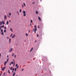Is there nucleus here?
I'll return each instance as SVG.
<instances>
[{
  "mask_svg": "<svg viewBox=\"0 0 76 76\" xmlns=\"http://www.w3.org/2000/svg\"><path fill=\"white\" fill-rule=\"evenodd\" d=\"M23 15L24 16V17L26 16V11H23Z\"/></svg>",
  "mask_w": 76,
  "mask_h": 76,
  "instance_id": "1",
  "label": "nucleus"
},
{
  "mask_svg": "<svg viewBox=\"0 0 76 76\" xmlns=\"http://www.w3.org/2000/svg\"><path fill=\"white\" fill-rule=\"evenodd\" d=\"M5 69H6V67H4L3 68H2L1 70L3 71H4V70Z\"/></svg>",
  "mask_w": 76,
  "mask_h": 76,
  "instance_id": "2",
  "label": "nucleus"
},
{
  "mask_svg": "<svg viewBox=\"0 0 76 76\" xmlns=\"http://www.w3.org/2000/svg\"><path fill=\"white\" fill-rule=\"evenodd\" d=\"M18 66V64H16L15 65V66H16V67H17V69H18V68L19 67V66Z\"/></svg>",
  "mask_w": 76,
  "mask_h": 76,
  "instance_id": "3",
  "label": "nucleus"
},
{
  "mask_svg": "<svg viewBox=\"0 0 76 76\" xmlns=\"http://www.w3.org/2000/svg\"><path fill=\"white\" fill-rule=\"evenodd\" d=\"M4 19L5 20H7V16L6 15L4 16Z\"/></svg>",
  "mask_w": 76,
  "mask_h": 76,
  "instance_id": "4",
  "label": "nucleus"
},
{
  "mask_svg": "<svg viewBox=\"0 0 76 76\" xmlns=\"http://www.w3.org/2000/svg\"><path fill=\"white\" fill-rule=\"evenodd\" d=\"M7 61H5L4 64V65L5 66L6 65V64H7Z\"/></svg>",
  "mask_w": 76,
  "mask_h": 76,
  "instance_id": "5",
  "label": "nucleus"
},
{
  "mask_svg": "<svg viewBox=\"0 0 76 76\" xmlns=\"http://www.w3.org/2000/svg\"><path fill=\"white\" fill-rule=\"evenodd\" d=\"M15 74H16V72H14L13 74V76H15Z\"/></svg>",
  "mask_w": 76,
  "mask_h": 76,
  "instance_id": "6",
  "label": "nucleus"
},
{
  "mask_svg": "<svg viewBox=\"0 0 76 76\" xmlns=\"http://www.w3.org/2000/svg\"><path fill=\"white\" fill-rule=\"evenodd\" d=\"M15 35L14 34L12 36V38H14L15 37Z\"/></svg>",
  "mask_w": 76,
  "mask_h": 76,
  "instance_id": "7",
  "label": "nucleus"
},
{
  "mask_svg": "<svg viewBox=\"0 0 76 76\" xmlns=\"http://www.w3.org/2000/svg\"><path fill=\"white\" fill-rule=\"evenodd\" d=\"M11 39H9V42L10 43H11Z\"/></svg>",
  "mask_w": 76,
  "mask_h": 76,
  "instance_id": "8",
  "label": "nucleus"
},
{
  "mask_svg": "<svg viewBox=\"0 0 76 76\" xmlns=\"http://www.w3.org/2000/svg\"><path fill=\"white\" fill-rule=\"evenodd\" d=\"M38 18L40 21H41V18H40V17H38Z\"/></svg>",
  "mask_w": 76,
  "mask_h": 76,
  "instance_id": "9",
  "label": "nucleus"
},
{
  "mask_svg": "<svg viewBox=\"0 0 76 76\" xmlns=\"http://www.w3.org/2000/svg\"><path fill=\"white\" fill-rule=\"evenodd\" d=\"M13 50V48H11V49L10 50V52L11 51H12V50Z\"/></svg>",
  "mask_w": 76,
  "mask_h": 76,
  "instance_id": "10",
  "label": "nucleus"
},
{
  "mask_svg": "<svg viewBox=\"0 0 76 76\" xmlns=\"http://www.w3.org/2000/svg\"><path fill=\"white\" fill-rule=\"evenodd\" d=\"M6 24L7 25H8L9 24V21H7L6 22Z\"/></svg>",
  "mask_w": 76,
  "mask_h": 76,
  "instance_id": "11",
  "label": "nucleus"
},
{
  "mask_svg": "<svg viewBox=\"0 0 76 76\" xmlns=\"http://www.w3.org/2000/svg\"><path fill=\"white\" fill-rule=\"evenodd\" d=\"M2 23L3 24H5V22L4 21H2Z\"/></svg>",
  "mask_w": 76,
  "mask_h": 76,
  "instance_id": "12",
  "label": "nucleus"
},
{
  "mask_svg": "<svg viewBox=\"0 0 76 76\" xmlns=\"http://www.w3.org/2000/svg\"><path fill=\"white\" fill-rule=\"evenodd\" d=\"M14 70H15V69L14 68H13L12 69V72H13L14 71Z\"/></svg>",
  "mask_w": 76,
  "mask_h": 76,
  "instance_id": "13",
  "label": "nucleus"
},
{
  "mask_svg": "<svg viewBox=\"0 0 76 76\" xmlns=\"http://www.w3.org/2000/svg\"><path fill=\"white\" fill-rule=\"evenodd\" d=\"M11 14H11V12H10V13H9V15H10V16H11Z\"/></svg>",
  "mask_w": 76,
  "mask_h": 76,
  "instance_id": "14",
  "label": "nucleus"
},
{
  "mask_svg": "<svg viewBox=\"0 0 76 76\" xmlns=\"http://www.w3.org/2000/svg\"><path fill=\"white\" fill-rule=\"evenodd\" d=\"M32 50H33V48H31V50H30V52H31Z\"/></svg>",
  "mask_w": 76,
  "mask_h": 76,
  "instance_id": "15",
  "label": "nucleus"
},
{
  "mask_svg": "<svg viewBox=\"0 0 76 76\" xmlns=\"http://www.w3.org/2000/svg\"><path fill=\"white\" fill-rule=\"evenodd\" d=\"M23 4H24V6L25 7H26V4L25 3H23Z\"/></svg>",
  "mask_w": 76,
  "mask_h": 76,
  "instance_id": "16",
  "label": "nucleus"
},
{
  "mask_svg": "<svg viewBox=\"0 0 76 76\" xmlns=\"http://www.w3.org/2000/svg\"><path fill=\"white\" fill-rule=\"evenodd\" d=\"M17 12L18 14V15H20V13H19V12L17 11Z\"/></svg>",
  "mask_w": 76,
  "mask_h": 76,
  "instance_id": "17",
  "label": "nucleus"
},
{
  "mask_svg": "<svg viewBox=\"0 0 76 76\" xmlns=\"http://www.w3.org/2000/svg\"><path fill=\"white\" fill-rule=\"evenodd\" d=\"M2 22H0V25H2Z\"/></svg>",
  "mask_w": 76,
  "mask_h": 76,
  "instance_id": "18",
  "label": "nucleus"
},
{
  "mask_svg": "<svg viewBox=\"0 0 76 76\" xmlns=\"http://www.w3.org/2000/svg\"><path fill=\"white\" fill-rule=\"evenodd\" d=\"M19 12L20 13L21 12L22 10L21 9H20V10H19Z\"/></svg>",
  "mask_w": 76,
  "mask_h": 76,
  "instance_id": "19",
  "label": "nucleus"
},
{
  "mask_svg": "<svg viewBox=\"0 0 76 76\" xmlns=\"http://www.w3.org/2000/svg\"><path fill=\"white\" fill-rule=\"evenodd\" d=\"M10 30L12 32H13V30L12 29V28H10Z\"/></svg>",
  "mask_w": 76,
  "mask_h": 76,
  "instance_id": "20",
  "label": "nucleus"
},
{
  "mask_svg": "<svg viewBox=\"0 0 76 76\" xmlns=\"http://www.w3.org/2000/svg\"><path fill=\"white\" fill-rule=\"evenodd\" d=\"M1 27L2 28H4V25H3L2 26H1Z\"/></svg>",
  "mask_w": 76,
  "mask_h": 76,
  "instance_id": "21",
  "label": "nucleus"
},
{
  "mask_svg": "<svg viewBox=\"0 0 76 76\" xmlns=\"http://www.w3.org/2000/svg\"><path fill=\"white\" fill-rule=\"evenodd\" d=\"M11 63L12 64H14V62L13 61H12L11 62Z\"/></svg>",
  "mask_w": 76,
  "mask_h": 76,
  "instance_id": "22",
  "label": "nucleus"
},
{
  "mask_svg": "<svg viewBox=\"0 0 76 76\" xmlns=\"http://www.w3.org/2000/svg\"><path fill=\"white\" fill-rule=\"evenodd\" d=\"M25 35L26 36H28V33H26Z\"/></svg>",
  "mask_w": 76,
  "mask_h": 76,
  "instance_id": "23",
  "label": "nucleus"
},
{
  "mask_svg": "<svg viewBox=\"0 0 76 76\" xmlns=\"http://www.w3.org/2000/svg\"><path fill=\"white\" fill-rule=\"evenodd\" d=\"M36 13L37 14H38V12L37 11L36 12Z\"/></svg>",
  "mask_w": 76,
  "mask_h": 76,
  "instance_id": "24",
  "label": "nucleus"
},
{
  "mask_svg": "<svg viewBox=\"0 0 76 76\" xmlns=\"http://www.w3.org/2000/svg\"><path fill=\"white\" fill-rule=\"evenodd\" d=\"M33 22V21H32V20H31V23H32Z\"/></svg>",
  "mask_w": 76,
  "mask_h": 76,
  "instance_id": "25",
  "label": "nucleus"
},
{
  "mask_svg": "<svg viewBox=\"0 0 76 76\" xmlns=\"http://www.w3.org/2000/svg\"><path fill=\"white\" fill-rule=\"evenodd\" d=\"M1 34L2 35H4V33L3 32H2L1 33Z\"/></svg>",
  "mask_w": 76,
  "mask_h": 76,
  "instance_id": "26",
  "label": "nucleus"
},
{
  "mask_svg": "<svg viewBox=\"0 0 76 76\" xmlns=\"http://www.w3.org/2000/svg\"><path fill=\"white\" fill-rule=\"evenodd\" d=\"M1 32H3V30L2 29H1Z\"/></svg>",
  "mask_w": 76,
  "mask_h": 76,
  "instance_id": "27",
  "label": "nucleus"
},
{
  "mask_svg": "<svg viewBox=\"0 0 76 76\" xmlns=\"http://www.w3.org/2000/svg\"><path fill=\"white\" fill-rule=\"evenodd\" d=\"M17 69L16 68H15V72H16V71H17Z\"/></svg>",
  "mask_w": 76,
  "mask_h": 76,
  "instance_id": "28",
  "label": "nucleus"
},
{
  "mask_svg": "<svg viewBox=\"0 0 76 76\" xmlns=\"http://www.w3.org/2000/svg\"><path fill=\"white\" fill-rule=\"evenodd\" d=\"M4 29H5V30H6V29H7V28L5 26V27H4Z\"/></svg>",
  "mask_w": 76,
  "mask_h": 76,
  "instance_id": "29",
  "label": "nucleus"
},
{
  "mask_svg": "<svg viewBox=\"0 0 76 76\" xmlns=\"http://www.w3.org/2000/svg\"><path fill=\"white\" fill-rule=\"evenodd\" d=\"M7 31L6 30H4V33H5V32H6Z\"/></svg>",
  "mask_w": 76,
  "mask_h": 76,
  "instance_id": "30",
  "label": "nucleus"
},
{
  "mask_svg": "<svg viewBox=\"0 0 76 76\" xmlns=\"http://www.w3.org/2000/svg\"><path fill=\"white\" fill-rule=\"evenodd\" d=\"M8 72L10 74V70H8Z\"/></svg>",
  "mask_w": 76,
  "mask_h": 76,
  "instance_id": "31",
  "label": "nucleus"
},
{
  "mask_svg": "<svg viewBox=\"0 0 76 76\" xmlns=\"http://www.w3.org/2000/svg\"><path fill=\"white\" fill-rule=\"evenodd\" d=\"M16 55H15V56H14V58H16Z\"/></svg>",
  "mask_w": 76,
  "mask_h": 76,
  "instance_id": "32",
  "label": "nucleus"
},
{
  "mask_svg": "<svg viewBox=\"0 0 76 76\" xmlns=\"http://www.w3.org/2000/svg\"><path fill=\"white\" fill-rule=\"evenodd\" d=\"M22 7L23 8L24 7V5H23L22 4Z\"/></svg>",
  "mask_w": 76,
  "mask_h": 76,
  "instance_id": "33",
  "label": "nucleus"
},
{
  "mask_svg": "<svg viewBox=\"0 0 76 76\" xmlns=\"http://www.w3.org/2000/svg\"><path fill=\"white\" fill-rule=\"evenodd\" d=\"M6 73L5 72H4L3 74V76H4V75H5Z\"/></svg>",
  "mask_w": 76,
  "mask_h": 76,
  "instance_id": "34",
  "label": "nucleus"
},
{
  "mask_svg": "<svg viewBox=\"0 0 76 76\" xmlns=\"http://www.w3.org/2000/svg\"><path fill=\"white\" fill-rule=\"evenodd\" d=\"M35 31H37V28H35Z\"/></svg>",
  "mask_w": 76,
  "mask_h": 76,
  "instance_id": "35",
  "label": "nucleus"
},
{
  "mask_svg": "<svg viewBox=\"0 0 76 76\" xmlns=\"http://www.w3.org/2000/svg\"><path fill=\"white\" fill-rule=\"evenodd\" d=\"M35 31V29H34V28L33 29H32V31Z\"/></svg>",
  "mask_w": 76,
  "mask_h": 76,
  "instance_id": "36",
  "label": "nucleus"
},
{
  "mask_svg": "<svg viewBox=\"0 0 76 76\" xmlns=\"http://www.w3.org/2000/svg\"><path fill=\"white\" fill-rule=\"evenodd\" d=\"M12 67H11V68H10V70H12Z\"/></svg>",
  "mask_w": 76,
  "mask_h": 76,
  "instance_id": "37",
  "label": "nucleus"
},
{
  "mask_svg": "<svg viewBox=\"0 0 76 76\" xmlns=\"http://www.w3.org/2000/svg\"><path fill=\"white\" fill-rule=\"evenodd\" d=\"M9 60V58H7V61H8Z\"/></svg>",
  "mask_w": 76,
  "mask_h": 76,
  "instance_id": "38",
  "label": "nucleus"
},
{
  "mask_svg": "<svg viewBox=\"0 0 76 76\" xmlns=\"http://www.w3.org/2000/svg\"><path fill=\"white\" fill-rule=\"evenodd\" d=\"M14 53H13L12 54V56H14Z\"/></svg>",
  "mask_w": 76,
  "mask_h": 76,
  "instance_id": "39",
  "label": "nucleus"
},
{
  "mask_svg": "<svg viewBox=\"0 0 76 76\" xmlns=\"http://www.w3.org/2000/svg\"><path fill=\"white\" fill-rule=\"evenodd\" d=\"M13 61H14V63H15V59H13Z\"/></svg>",
  "mask_w": 76,
  "mask_h": 76,
  "instance_id": "40",
  "label": "nucleus"
},
{
  "mask_svg": "<svg viewBox=\"0 0 76 76\" xmlns=\"http://www.w3.org/2000/svg\"><path fill=\"white\" fill-rule=\"evenodd\" d=\"M34 28H37V26H34Z\"/></svg>",
  "mask_w": 76,
  "mask_h": 76,
  "instance_id": "41",
  "label": "nucleus"
},
{
  "mask_svg": "<svg viewBox=\"0 0 76 76\" xmlns=\"http://www.w3.org/2000/svg\"><path fill=\"white\" fill-rule=\"evenodd\" d=\"M13 35V34H11V36H10V37H12V36Z\"/></svg>",
  "mask_w": 76,
  "mask_h": 76,
  "instance_id": "42",
  "label": "nucleus"
},
{
  "mask_svg": "<svg viewBox=\"0 0 76 76\" xmlns=\"http://www.w3.org/2000/svg\"><path fill=\"white\" fill-rule=\"evenodd\" d=\"M37 37H38L39 36V35L38 34H37Z\"/></svg>",
  "mask_w": 76,
  "mask_h": 76,
  "instance_id": "43",
  "label": "nucleus"
},
{
  "mask_svg": "<svg viewBox=\"0 0 76 76\" xmlns=\"http://www.w3.org/2000/svg\"><path fill=\"white\" fill-rule=\"evenodd\" d=\"M2 28L1 27V26H0V30H1V29Z\"/></svg>",
  "mask_w": 76,
  "mask_h": 76,
  "instance_id": "44",
  "label": "nucleus"
},
{
  "mask_svg": "<svg viewBox=\"0 0 76 76\" xmlns=\"http://www.w3.org/2000/svg\"><path fill=\"white\" fill-rule=\"evenodd\" d=\"M7 58H9V57L8 55L7 56Z\"/></svg>",
  "mask_w": 76,
  "mask_h": 76,
  "instance_id": "45",
  "label": "nucleus"
},
{
  "mask_svg": "<svg viewBox=\"0 0 76 76\" xmlns=\"http://www.w3.org/2000/svg\"><path fill=\"white\" fill-rule=\"evenodd\" d=\"M1 54L0 53V58L1 57Z\"/></svg>",
  "mask_w": 76,
  "mask_h": 76,
  "instance_id": "46",
  "label": "nucleus"
},
{
  "mask_svg": "<svg viewBox=\"0 0 76 76\" xmlns=\"http://www.w3.org/2000/svg\"><path fill=\"white\" fill-rule=\"evenodd\" d=\"M30 25L31 26H32V24L31 23H30Z\"/></svg>",
  "mask_w": 76,
  "mask_h": 76,
  "instance_id": "47",
  "label": "nucleus"
},
{
  "mask_svg": "<svg viewBox=\"0 0 76 76\" xmlns=\"http://www.w3.org/2000/svg\"><path fill=\"white\" fill-rule=\"evenodd\" d=\"M28 32L30 33V30H28Z\"/></svg>",
  "mask_w": 76,
  "mask_h": 76,
  "instance_id": "48",
  "label": "nucleus"
},
{
  "mask_svg": "<svg viewBox=\"0 0 76 76\" xmlns=\"http://www.w3.org/2000/svg\"><path fill=\"white\" fill-rule=\"evenodd\" d=\"M36 31H34V32L35 33H36Z\"/></svg>",
  "mask_w": 76,
  "mask_h": 76,
  "instance_id": "49",
  "label": "nucleus"
},
{
  "mask_svg": "<svg viewBox=\"0 0 76 76\" xmlns=\"http://www.w3.org/2000/svg\"><path fill=\"white\" fill-rule=\"evenodd\" d=\"M10 66H11V63H10Z\"/></svg>",
  "mask_w": 76,
  "mask_h": 76,
  "instance_id": "50",
  "label": "nucleus"
},
{
  "mask_svg": "<svg viewBox=\"0 0 76 76\" xmlns=\"http://www.w3.org/2000/svg\"><path fill=\"white\" fill-rule=\"evenodd\" d=\"M7 39H9V37H7Z\"/></svg>",
  "mask_w": 76,
  "mask_h": 76,
  "instance_id": "51",
  "label": "nucleus"
},
{
  "mask_svg": "<svg viewBox=\"0 0 76 76\" xmlns=\"http://www.w3.org/2000/svg\"><path fill=\"white\" fill-rule=\"evenodd\" d=\"M23 70H24L23 69H22L21 70H22V71H23Z\"/></svg>",
  "mask_w": 76,
  "mask_h": 76,
  "instance_id": "52",
  "label": "nucleus"
},
{
  "mask_svg": "<svg viewBox=\"0 0 76 76\" xmlns=\"http://www.w3.org/2000/svg\"><path fill=\"white\" fill-rule=\"evenodd\" d=\"M1 75H2V74H1V73L0 74V76H1Z\"/></svg>",
  "mask_w": 76,
  "mask_h": 76,
  "instance_id": "53",
  "label": "nucleus"
},
{
  "mask_svg": "<svg viewBox=\"0 0 76 76\" xmlns=\"http://www.w3.org/2000/svg\"><path fill=\"white\" fill-rule=\"evenodd\" d=\"M15 65V64H13V66H14Z\"/></svg>",
  "mask_w": 76,
  "mask_h": 76,
  "instance_id": "54",
  "label": "nucleus"
},
{
  "mask_svg": "<svg viewBox=\"0 0 76 76\" xmlns=\"http://www.w3.org/2000/svg\"><path fill=\"white\" fill-rule=\"evenodd\" d=\"M38 28H39V26H38Z\"/></svg>",
  "mask_w": 76,
  "mask_h": 76,
  "instance_id": "55",
  "label": "nucleus"
},
{
  "mask_svg": "<svg viewBox=\"0 0 76 76\" xmlns=\"http://www.w3.org/2000/svg\"><path fill=\"white\" fill-rule=\"evenodd\" d=\"M9 22H11V21L10 20H9Z\"/></svg>",
  "mask_w": 76,
  "mask_h": 76,
  "instance_id": "56",
  "label": "nucleus"
},
{
  "mask_svg": "<svg viewBox=\"0 0 76 76\" xmlns=\"http://www.w3.org/2000/svg\"><path fill=\"white\" fill-rule=\"evenodd\" d=\"M7 17H9V18H10V17L9 16H8Z\"/></svg>",
  "mask_w": 76,
  "mask_h": 76,
  "instance_id": "57",
  "label": "nucleus"
},
{
  "mask_svg": "<svg viewBox=\"0 0 76 76\" xmlns=\"http://www.w3.org/2000/svg\"><path fill=\"white\" fill-rule=\"evenodd\" d=\"M37 42V40H36L35 42Z\"/></svg>",
  "mask_w": 76,
  "mask_h": 76,
  "instance_id": "58",
  "label": "nucleus"
},
{
  "mask_svg": "<svg viewBox=\"0 0 76 76\" xmlns=\"http://www.w3.org/2000/svg\"><path fill=\"white\" fill-rule=\"evenodd\" d=\"M16 76H18L17 75H16Z\"/></svg>",
  "mask_w": 76,
  "mask_h": 76,
  "instance_id": "59",
  "label": "nucleus"
},
{
  "mask_svg": "<svg viewBox=\"0 0 76 76\" xmlns=\"http://www.w3.org/2000/svg\"><path fill=\"white\" fill-rule=\"evenodd\" d=\"M33 3H34H34H34V2H33Z\"/></svg>",
  "mask_w": 76,
  "mask_h": 76,
  "instance_id": "60",
  "label": "nucleus"
},
{
  "mask_svg": "<svg viewBox=\"0 0 76 76\" xmlns=\"http://www.w3.org/2000/svg\"><path fill=\"white\" fill-rule=\"evenodd\" d=\"M1 23V21H0V23Z\"/></svg>",
  "mask_w": 76,
  "mask_h": 76,
  "instance_id": "61",
  "label": "nucleus"
},
{
  "mask_svg": "<svg viewBox=\"0 0 76 76\" xmlns=\"http://www.w3.org/2000/svg\"><path fill=\"white\" fill-rule=\"evenodd\" d=\"M4 76H6V75H4Z\"/></svg>",
  "mask_w": 76,
  "mask_h": 76,
  "instance_id": "62",
  "label": "nucleus"
}]
</instances>
